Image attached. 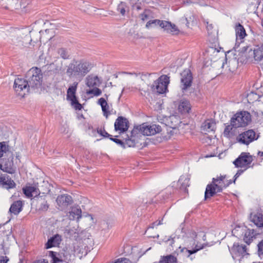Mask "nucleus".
I'll use <instances>...</instances> for the list:
<instances>
[{"mask_svg":"<svg viewBox=\"0 0 263 263\" xmlns=\"http://www.w3.org/2000/svg\"><path fill=\"white\" fill-rule=\"evenodd\" d=\"M92 65L88 61L73 60L67 66L66 73L70 78L81 80L91 69Z\"/></svg>","mask_w":263,"mask_h":263,"instance_id":"1","label":"nucleus"},{"mask_svg":"<svg viewBox=\"0 0 263 263\" xmlns=\"http://www.w3.org/2000/svg\"><path fill=\"white\" fill-rule=\"evenodd\" d=\"M232 183V180L227 179L226 175L213 178L211 183L206 185L204 192V200L213 197L217 193L221 192L223 189H226Z\"/></svg>","mask_w":263,"mask_h":263,"instance_id":"2","label":"nucleus"},{"mask_svg":"<svg viewBox=\"0 0 263 263\" xmlns=\"http://www.w3.org/2000/svg\"><path fill=\"white\" fill-rule=\"evenodd\" d=\"M29 85L31 88H38L42 85L43 74L41 69L37 67H32L30 69L26 74Z\"/></svg>","mask_w":263,"mask_h":263,"instance_id":"3","label":"nucleus"},{"mask_svg":"<svg viewBox=\"0 0 263 263\" xmlns=\"http://www.w3.org/2000/svg\"><path fill=\"white\" fill-rule=\"evenodd\" d=\"M161 127L160 125L156 124L147 125L146 123H143L135 127L132 131V134L133 135H136L139 133L143 135L151 136L161 132Z\"/></svg>","mask_w":263,"mask_h":263,"instance_id":"4","label":"nucleus"},{"mask_svg":"<svg viewBox=\"0 0 263 263\" xmlns=\"http://www.w3.org/2000/svg\"><path fill=\"white\" fill-rule=\"evenodd\" d=\"M251 120L250 114L248 111H243L235 114L231 119V121L234 123L235 127L238 128L246 126L251 121Z\"/></svg>","mask_w":263,"mask_h":263,"instance_id":"5","label":"nucleus"},{"mask_svg":"<svg viewBox=\"0 0 263 263\" xmlns=\"http://www.w3.org/2000/svg\"><path fill=\"white\" fill-rule=\"evenodd\" d=\"M78 83L74 82L72 85L70 86L67 91V99L71 101V104L76 110H81L82 108V105L79 102L76 96Z\"/></svg>","mask_w":263,"mask_h":263,"instance_id":"6","label":"nucleus"},{"mask_svg":"<svg viewBox=\"0 0 263 263\" xmlns=\"http://www.w3.org/2000/svg\"><path fill=\"white\" fill-rule=\"evenodd\" d=\"M180 87L182 92L185 93L192 85V73L190 69H185L180 73Z\"/></svg>","mask_w":263,"mask_h":263,"instance_id":"7","label":"nucleus"},{"mask_svg":"<svg viewBox=\"0 0 263 263\" xmlns=\"http://www.w3.org/2000/svg\"><path fill=\"white\" fill-rule=\"evenodd\" d=\"M230 253L234 260L240 261L241 259L246 256H248L247 248L245 245H240L238 243L235 242L233 247L230 250Z\"/></svg>","mask_w":263,"mask_h":263,"instance_id":"8","label":"nucleus"},{"mask_svg":"<svg viewBox=\"0 0 263 263\" xmlns=\"http://www.w3.org/2000/svg\"><path fill=\"white\" fill-rule=\"evenodd\" d=\"M259 135H256L255 132L253 129H249L240 134L236 138L237 141L241 144L248 145L254 140H257Z\"/></svg>","mask_w":263,"mask_h":263,"instance_id":"9","label":"nucleus"},{"mask_svg":"<svg viewBox=\"0 0 263 263\" xmlns=\"http://www.w3.org/2000/svg\"><path fill=\"white\" fill-rule=\"evenodd\" d=\"M13 156L12 153L8 152L7 158H4L0 164V168L3 172L9 174H13L15 172V168L13 164Z\"/></svg>","mask_w":263,"mask_h":263,"instance_id":"10","label":"nucleus"},{"mask_svg":"<svg viewBox=\"0 0 263 263\" xmlns=\"http://www.w3.org/2000/svg\"><path fill=\"white\" fill-rule=\"evenodd\" d=\"M49 256L52 258V263H72V255L68 252L60 254L50 251Z\"/></svg>","mask_w":263,"mask_h":263,"instance_id":"11","label":"nucleus"},{"mask_svg":"<svg viewBox=\"0 0 263 263\" xmlns=\"http://www.w3.org/2000/svg\"><path fill=\"white\" fill-rule=\"evenodd\" d=\"M253 161L252 156L248 153L242 152L233 162L236 167H248Z\"/></svg>","mask_w":263,"mask_h":263,"instance_id":"12","label":"nucleus"},{"mask_svg":"<svg viewBox=\"0 0 263 263\" xmlns=\"http://www.w3.org/2000/svg\"><path fill=\"white\" fill-rule=\"evenodd\" d=\"M58 209L60 211L67 209L68 206L72 204L73 200L71 196L64 194L58 196L56 200Z\"/></svg>","mask_w":263,"mask_h":263,"instance_id":"13","label":"nucleus"},{"mask_svg":"<svg viewBox=\"0 0 263 263\" xmlns=\"http://www.w3.org/2000/svg\"><path fill=\"white\" fill-rule=\"evenodd\" d=\"M29 84L27 78L24 79L17 78L14 81V88L16 91H21L24 90L28 92L30 88Z\"/></svg>","mask_w":263,"mask_h":263,"instance_id":"14","label":"nucleus"},{"mask_svg":"<svg viewBox=\"0 0 263 263\" xmlns=\"http://www.w3.org/2000/svg\"><path fill=\"white\" fill-rule=\"evenodd\" d=\"M161 28L163 29L164 32L172 35L178 34L179 32V30L176 25L169 21L162 20Z\"/></svg>","mask_w":263,"mask_h":263,"instance_id":"15","label":"nucleus"},{"mask_svg":"<svg viewBox=\"0 0 263 263\" xmlns=\"http://www.w3.org/2000/svg\"><path fill=\"white\" fill-rule=\"evenodd\" d=\"M0 186L9 190L14 188L16 184L8 175L0 173Z\"/></svg>","mask_w":263,"mask_h":263,"instance_id":"16","label":"nucleus"},{"mask_svg":"<svg viewBox=\"0 0 263 263\" xmlns=\"http://www.w3.org/2000/svg\"><path fill=\"white\" fill-rule=\"evenodd\" d=\"M114 126L116 131L119 130L121 133H123L128 128V121L125 118L119 117L116 119Z\"/></svg>","mask_w":263,"mask_h":263,"instance_id":"17","label":"nucleus"},{"mask_svg":"<svg viewBox=\"0 0 263 263\" xmlns=\"http://www.w3.org/2000/svg\"><path fill=\"white\" fill-rule=\"evenodd\" d=\"M250 220L258 228H261L263 222V211L261 210L253 212L250 214Z\"/></svg>","mask_w":263,"mask_h":263,"instance_id":"18","label":"nucleus"},{"mask_svg":"<svg viewBox=\"0 0 263 263\" xmlns=\"http://www.w3.org/2000/svg\"><path fill=\"white\" fill-rule=\"evenodd\" d=\"M236 43L235 45V50L239 47L240 44L243 42V39L246 35L245 29L242 25L238 24L235 27Z\"/></svg>","mask_w":263,"mask_h":263,"instance_id":"19","label":"nucleus"},{"mask_svg":"<svg viewBox=\"0 0 263 263\" xmlns=\"http://www.w3.org/2000/svg\"><path fill=\"white\" fill-rule=\"evenodd\" d=\"M36 206L38 210L41 212H46L49 208V204L45 199V196H38L35 199Z\"/></svg>","mask_w":263,"mask_h":263,"instance_id":"20","label":"nucleus"},{"mask_svg":"<svg viewBox=\"0 0 263 263\" xmlns=\"http://www.w3.org/2000/svg\"><path fill=\"white\" fill-rule=\"evenodd\" d=\"M62 236L59 234H55L48 239L45 244V248L48 249L52 247L59 246L62 241Z\"/></svg>","mask_w":263,"mask_h":263,"instance_id":"21","label":"nucleus"},{"mask_svg":"<svg viewBox=\"0 0 263 263\" xmlns=\"http://www.w3.org/2000/svg\"><path fill=\"white\" fill-rule=\"evenodd\" d=\"M101 80L98 76L92 74L89 75L86 79V84L89 87H96L100 86Z\"/></svg>","mask_w":263,"mask_h":263,"instance_id":"22","label":"nucleus"},{"mask_svg":"<svg viewBox=\"0 0 263 263\" xmlns=\"http://www.w3.org/2000/svg\"><path fill=\"white\" fill-rule=\"evenodd\" d=\"M82 217V211L79 206H74L69 212V219L70 220H79Z\"/></svg>","mask_w":263,"mask_h":263,"instance_id":"23","label":"nucleus"},{"mask_svg":"<svg viewBox=\"0 0 263 263\" xmlns=\"http://www.w3.org/2000/svg\"><path fill=\"white\" fill-rule=\"evenodd\" d=\"M178 109L179 111L182 114L189 113L191 109L190 102L187 100H181L179 102Z\"/></svg>","mask_w":263,"mask_h":263,"instance_id":"24","label":"nucleus"},{"mask_svg":"<svg viewBox=\"0 0 263 263\" xmlns=\"http://www.w3.org/2000/svg\"><path fill=\"white\" fill-rule=\"evenodd\" d=\"M23 204L20 200L13 202L9 209V212L14 215L18 214L22 210Z\"/></svg>","mask_w":263,"mask_h":263,"instance_id":"25","label":"nucleus"},{"mask_svg":"<svg viewBox=\"0 0 263 263\" xmlns=\"http://www.w3.org/2000/svg\"><path fill=\"white\" fill-rule=\"evenodd\" d=\"M98 103L101 106L103 115L106 119L108 118L110 113L109 111V106L106 100L104 98H101L98 100Z\"/></svg>","mask_w":263,"mask_h":263,"instance_id":"26","label":"nucleus"},{"mask_svg":"<svg viewBox=\"0 0 263 263\" xmlns=\"http://www.w3.org/2000/svg\"><path fill=\"white\" fill-rule=\"evenodd\" d=\"M202 130L205 132L214 131L216 128L215 123L211 120H205L202 125Z\"/></svg>","mask_w":263,"mask_h":263,"instance_id":"27","label":"nucleus"},{"mask_svg":"<svg viewBox=\"0 0 263 263\" xmlns=\"http://www.w3.org/2000/svg\"><path fill=\"white\" fill-rule=\"evenodd\" d=\"M190 178L185 176H180L178 184V185H180V188L181 190L184 191L185 192H187V187L189 186Z\"/></svg>","mask_w":263,"mask_h":263,"instance_id":"28","label":"nucleus"},{"mask_svg":"<svg viewBox=\"0 0 263 263\" xmlns=\"http://www.w3.org/2000/svg\"><path fill=\"white\" fill-rule=\"evenodd\" d=\"M256 235V232L253 229H248L246 231L243 240L246 243L249 245L253 240V238Z\"/></svg>","mask_w":263,"mask_h":263,"instance_id":"29","label":"nucleus"},{"mask_svg":"<svg viewBox=\"0 0 263 263\" xmlns=\"http://www.w3.org/2000/svg\"><path fill=\"white\" fill-rule=\"evenodd\" d=\"M158 263H178L177 259L172 255L161 256Z\"/></svg>","mask_w":263,"mask_h":263,"instance_id":"30","label":"nucleus"},{"mask_svg":"<svg viewBox=\"0 0 263 263\" xmlns=\"http://www.w3.org/2000/svg\"><path fill=\"white\" fill-rule=\"evenodd\" d=\"M24 194L28 197H32V193H35L37 194V189L34 186H26L23 189Z\"/></svg>","mask_w":263,"mask_h":263,"instance_id":"31","label":"nucleus"},{"mask_svg":"<svg viewBox=\"0 0 263 263\" xmlns=\"http://www.w3.org/2000/svg\"><path fill=\"white\" fill-rule=\"evenodd\" d=\"M155 90L159 94H162L165 92L167 89L166 85H163L162 83H160L158 81L155 82Z\"/></svg>","mask_w":263,"mask_h":263,"instance_id":"32","label":"nucleus"},{"mask_svg":"<svg viewBox=\"0 0 263 263\" xmlns=\"http://www.w3.org/2000/svg\"><path fill=\"white\" fill-rule=\"evenodd\" d=\"M251 51L253 52L254 58L255 61H260L263 59V52H262L261 50L259 47L254 49L253 50L250 48L249 49V52Z\"/></svg>","mask_w":263,"mask_h":263,"instance_id":"33","label":"nucleus"},{"mask_svg":"<svg viewBox=\"0 0 263 263\" xmlns=\"http://www.w3.org/2000/svg\"><path fill=\"white\" fill-rule=\"evenodd\" d=\"M162 20L155 19L153 20H150L147 22L145 27L147 29H149L151 28H154L157 26H159L161 28V22Z\"/></svg>","mask_w":263,"mask_h":263,"instance_id":"34","label":"nucleus"},{"mask_svg":"<svg viewBox=\"0 0 263 263\" xmlns=\"http://www.w3.org/2000/svg\"><path fill=\"white\" fill-rule=\"evenodd\" d=\"M117 10L122 16H124L126 10H128V7L125 2H121L118 4Z\"/></svg>","mask_w":263,"mask_h":263,"instance_id":"35","label":"nucleus"},{"mask_svg":"<svg viewBox=\"0 0 263 263\" xmlns=\"http://www.w3.org/2000/svg\"><path fill=\"white\" fill-rule=\"evenodd\" d=\"M114 226V221L112 220L109 219L107 221L103 220L101 223V228L103 230H109Z\"/></svg>","mask_w":263,"mask_h":263,"instance_id":"36","label":"nucleus"},{"mask_svg":"<svg viewBox=\"0 0 263 263\" xmlns=\"http://www.w3.org/2000/svg\"><path fill=\"white\" fill-rule=\"evenodd\" d=\"M58 53L60 57L64 60L70 59V54L65 48H61L59 49Z\"/></svg>","mask_w":263,"mask_h":263,"instance_id":"37","label":"nucleus"},{"mask_svg":"<svg viewBox=\"0 0 263 263\" xmlns=\"http://www.w3.org/2000/svg\"><path fill=\"white\" fill-rule=\"evenodd\" d=\"M93 89H89L87 91L86 93L88 95L93 94L95 96H99L102 93V91L98 87H93Z\"/></svg>","mask_w":263,"mask_h":263,"instance_id":"38","label":"nucleus"},{"mask_svg":"<svg viewBox=\"0 0 263 263\" xmlns=\"http://www.w3.org/2000/svg\"><path fill=\"white\" fill-rule=\"evenodd\" d=\"M157 81L167 87L170 83V77L167 75H162Z\"/></svg>","mask_w":263,"mask_h":263,"instance_id":"39","label":"nucleus"},{"mask_svg":"<svg viewBox=\"0 0 263 263\" xmlns=\"http://www.w3.org/2000/svg\"><path fill=\"white\" fill-rule=\"evenodd\" d=\"M233 128H237V127H235L234 126V123L231 122L230 124L227 125L225 127V129H224V132H223L224 136H229L230 133H231V130H232V129Z\"/></svg>","mask_w":263,"mask_h":263,"instance_id":"40","label":"nucleus"},{"mask_svg":"<svg viewBox=\"0 0 263 263\" xmlns=\"http://www.w3.org/2000/svg\"><path fill=\"white\" fill-rule=\"evenodd\" d=\"M8 147L6 145L5 142H0V158L4 156V153L8 154Z\"/></svg>","mask_w":263,"mask_h":263,"instance_id":"41","label":"nucleus"},{"mask_svg":"<svg viewBox=\"0 0 263 263\" xmlns=\"http://www.w3.org/2000/svg\"><path fill=\"white\" fill-rule=\"evenodd\" d=\"M109 139L110 140L114 141L117 144L119 145L122 148H125V143H124V142H123L122 140L117 139V138H112V137H111V136L109 137Z\"/></svg>","mask_w":263,"mask_h":263,"instance_id":"42","label":"nucleus"},{"mask_svg":"<svg viewBox=\"0 0 263 263\" xmlns=\"http://www.w3.org/2000/svg\"><path fill=\"white\" fill-rule=\"evenodd\" d=\"M97 132L102 136L105 138H109L111 136L109 135L104 129L98 128Z\"/></svg>","mask_w":263,"mask_h":263,"instance_id":"43","label":"nucleus"},{"mask_svg":"<svg viewBox=\"0 0 263 263\" xmlns=\"http://www.w3.org/2000/svg\"><path fill=\"white\" fill-rule=\"evenodd\" d=\"M257 252L259 256L263 255V239L257 245Z\"/></svg>","mask_w":263,"mask_h":263,"instance_id":"44","label":"nucleus"},{"mask_svg":"<svg viewBox=\"0 0 263 263\" xmlns=\"http://www.w3.org/2000/svg\"><path fill=\"white\" fill-rule=\"evenodd\" d=\"M204 248V246L202 245L201 247H198V246H196L195 248L192 250H186V251L188 252L189 253V255H191L192 254H194L196 253L198 251L203 249Z\"/></svg>","mask_w":263,"mask_h":263,"instance_id":"45","label":"nucleus"},{"mask_svg":"<svg viewBox=\"0 0 263 263\" xmlns=\"http://www.w3.org/2000/svg\"><path fill=\"white\" fill-rule=\"evenodd\" d=\"M115 263H132V261L126 258H120L118 259Z\"/></svg>","mask_w":263,"mask_h":263,"instance_id":"46","label":"nucleus"},{"mask_svg":"<svg viewBox=\"0 0 263 263\" xmlns=\"http://www.w3.org/2000/svg\"><path fill=\"white\" fill-rule=\"evenodd\" d=\"M243 172V170H238L237 172L236 173V174L234 175V179L233 181H232V182L235 183L236 179Z\"/></svg>","mask_w":263,"mask_h":263,"instance_id":"47","label":"nucleus"},{"mask_svg":"<svg viewBox=\"0 0 263 263\" xmlns=\"http://www.w3.org/2000/svg\"><path fill=\"white\" fill-rule=\"evenodd\" d=\"M9 260V258L6 256H1L0 258V263H7Z\"/></svg>","mask_w":263,"mask_h":263,"instance_id":"48","label":"nucleus"},{"mask_svg":"<svg viewBox=\"0 0 263 263\" xmlns=\"http://www.w3.org/2000/svg\"><path fill=\"white\" fill-rule=\"evenodd\" d=\"M251 97H254V99L255 100H257L258 99V97L257 95V94L255 93H254L253 92H251L250 94L248 95V100H251L250 98Z\"/></svg>","mask_w":263,"mask_h":263,"instance_id":"49","label":"nucleus"},{"mask_svg":"<svg viewBox=\"0 0 263 263\" xmlns=\"http://www.w3.org/2000/svg\"><path fill=\"white\" fill-rule=\"evenodd\" d=\"M140 17L142 21H144L148 18L149 15L145 12H144L140 15Z\"/></svg>","mask_w":263,"mask_h":263,"instance_id":"50","label":"nucleus"},{"mask_svg":"<svg viewBox=\"0 0 263 263\" xmlns=\"http://www.w3.org/2000/svg\"><path fill=\"white\" fill-rule=\"evenodd\" d=\"M164 241L165 242H170V245L173 246V244L174 243V238L170 236L169 238L165 239L164 238Z\"/></svg>","mask_w":263,"mask_h":263,"instance_id":"51","label":"nucleus"},{"mask_svg":"<svg viewBox=\"0 0 263 263\" xmlns=\"http://www.w3.org/2000/svg\"><path fill=\"white\" fill-rule=\"evenodd\" d=\"M127 144L129 147L134 146L135 143L134 142V141L128 139L126 141V144Z\"/></svg>","mask_w":263,"mask_h":263,"instance_id":"52","label":"nucleus"},{"mask_svg":"<svg viewBox=\"0 0 263 263\" xmlns=\"http://www.w3.org/2000/svg\"><path fill=\"white\" fill-rule=\"evenodd\" d=\"M162 220V219L161 220L156 221L153 222L152 223V226L150 228H154L155 226H157L161 224H162V222H161Z\"/></svg>","mask_w":263,"mask_h":263,"instance_id":"53","label":"nucleus"},{"mask_svg":"<svg viewBox=\"0 0 263 263\" xmlns=\"http://www.w3.org/2000/svg\"><path fill=\"white\" fill-rule=\"evenodd\" d=\"M213 28V26L212 24H209L208 23L206 28H207V30H208V32L209 33H212V30Z\"/></svg>","mask_w":263,"mask_h":263,"instance_id":"54","label":"nucleus"},{"mask_svg":"<svg viewBox=\"0 0 263 263\" xmlns=\"http://www.w3.org/2000/svg\"><path fill=\"white\" fill-rule=\"evenodd\" d=\"M249 48V46H243L241 48V50H239L238 51H240V52H241V53H244L245 52H247V51L248 50Z\"/></svg>","mask_w":263,"mask_h":263,"instance_id":"55","label":"nucleus"},{"mask_svg":"<svg viewBox=\"0 0 263 263\" xmlns=\"http://www.w3.org/2000/svg\"><path fill=\"white\" fill-rule=\"evenodd\" d=\"M34 263H48V262L47 260L43 259L41 260L36 261V262Z\"/></svg>","mask_w":263,"mask_h":263,"instance_id":"56","label":"nucleus"},{"mask_svg":"<svg viewBox=\"0 0 263 263\" xmlns=\"http://www.w3.org/2000/svg\"><path fill=\"white\" fill-rule=\"evenodd\" d=\"M126 73H127V74H130V75L135 74L136 76H137V74H136V73H132V72H126Z\"/></svg>","mask_w":263,"mask_h":263,"instance_id":"57","label":"nucleus"},{"mask_svg":"<svg viewBox=\"0 0 263 263\" xmlns=\"http://www.w3.org/2000/svg\"><path fill=\"white\" fill-rule=\"evenodd\" d=\"M136 8L137 10H139L141 9V7L139 6H136Z\"/></svg>","mask_w":263,"mask_h":263,"instance_id":"58","label":"nucleus"},{"mask_svg":"<svg viewBox=\"0 0 263 263\" xmlns=\"http://www.w3.org/2000/svg\"><path fill=\"white\" fill-rule=\"evenodd\" d=\"M42 191L43 192V193H45V192H48V191H49V190H46L45 191V192H44V191Z\"/></svg>","mask_w":263,"mask_h":263,"instance_id":"59","label":"nucleus"},{"mask_svg":"<svg viewBox=\"0 0 263 263\" xmlns=\"http://www.w3.org/2000/svg\"><path fill=\"white\" fill-rule=\"evenodd\" d=\"M261 156H262V157H263V152H261Z\"/></svg>","mask_w":263,"mask_h":263,"instance_id":"60","label":"nucleus"},{"mask_svg":"<svg viewBox=\"0 0 263 263\" xmlns=\"http://www.w3.org/2000/svg\"><path fill=\"white\" fill-rule=\"evenodd\" d=\"M37 190H39V192L40 193V192H41V191H40V189H37Z\"/></svg>","mask_w":263,"mask_h":263,"instance_id":"61","label":"nucleus"}]
</instances>
